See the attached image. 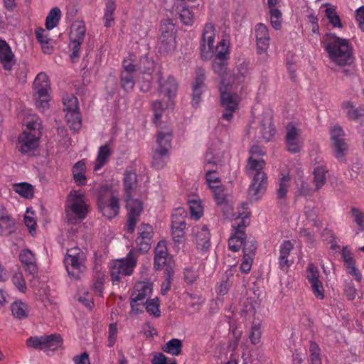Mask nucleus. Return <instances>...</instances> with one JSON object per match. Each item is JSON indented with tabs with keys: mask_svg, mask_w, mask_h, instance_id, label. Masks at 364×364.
Returning a JSON list of instances; mask_svg holds the SVG:
<instances>
[{
	"mask_svg": "<svg viewBox=\"0 0 364 364\" xmlns=\"http://www.w3.org/2000/svg\"><path fill=\"white\" fill-rule=\"evenodd\" d=\"M331 63L338 68L354 64L353 46L348 39L331 33L323 46Z\"/></svg>",
	"mask_w": 364,
	"mask_h": 364,
	"instance_id": "nucleus-1",
	"label": "nucleus"
},
{
	"mask_svg": "<svg viewBox=\"0 0 364 364\" xmlns=\"http://www.w3.org/2000/svg\"><path fill=\"white\" fill-rule=\"evenodd\" d=\"M123 185L127 200V208L128 210L124 230L132 234L135 230L136 223L139 221L143 210L142 202L139 199L133 198V194L137 187L136 173L134 171H125L124 173Z\"/></svg>",
	"mask_w": 364,
	"mask_h": 364,
	"instance_id": "nucleus-2",
	"label": "nucleus"
},
{
	"mask_svg": "<svg viewBox=\"0 0 364 364\" xmlns=\"http://www.w3.org/2000/svg\"><path fill=\"white\" fill-rule=\"evenodd\" d=\"M265 161L262 159L249 157L245 167L246 173L252 177L248 194L252 201L259 199L266 190L267 176L263 171Z\"/></svg>",
	"mask_w": 364,
	"mask_h": 364,
	"instance_id": "nucleus-3",
	"label": "nucleus"
},
{
	"mask_svg": "<svg viewBox=\"0 0 364 364\" xmlns=\"http://www.w3.org/2000/svg\"><path fill=\"white\" fill-rule=\"evenodd\" d=\"M89 208L86 196L82 193L80 191H70L65 205L68 222L74 225L81 223L87 217Z\"/></svg>",
	"mask_w": 364,
	"mask_h": 364,
	"instance_id": "nucleus-4",
	"label": "nucleus"
},
{
	"mask_svg": "<svg viewBox=\"0 0 364 364\" xmlns=\"http://www.w3.org/2000/svg\"><path fill=\"white\" fill-rule=\"evenodd\" d=\"M97 204L103 216L109 220L115 218L119 213V200L114 194L112 187L102 186L97 192Z\"/></svg>",
	"mask_w": 364,
	"mask_h": 364,
	"instance_id": "nucleus-5",
	"label": "nucleus"
},
{
	"mask_svg": "<svg viewBox=\"0 0 364 364\" xmlns=\"http://www.w3.org/2000/svg\"><path fill=\"white\" fill-rule=\"evenodd\" d=\"M138 255L131 250L124 258L115 259L110 264V277L113 284H117L122 277L132 274L136 266Z\"/></svg>",
	"mask_w": 364,
	"mask_h": 364,
	"instance_id": "nucleus-6",
	"label": "nucleus"
},
{
	"mask_svg": "<svg viewBox=\"0 0 364 364\" xmlns=\"http://www.w3.org/2000/svg\"><path fill=\"white\" fill-rule=\"evenodd\" d=\"M34 99L36 106L41 112H44L49 107L50 83L48 75L44 73H40L36 77L33 82Z\"/></svg>",
	"mask_w": 364,
	"mask_h": 364,
	"instance_id": "nucleus-7",
	"label": "nucleus"
},
{
	"mask_svg": "<svg viewBox=\"0 0 364 364\" xmlns=\"http://www.w3.org/2000/svg\"><path fill=\"white\" fill-rule=\"evenodd\" d=\"M220 106L223 109L222 119L230 122L233 118V114L239 109V104L241 97L236 92L228 90V86L219 87Z\"/></svg>",
	"mask_w": 364,
	"mask_h": 364,
	"instance_id": "nucleus-8",
	"label": "nucleus"
},
{
	"mask_svg": "<svg viewBox=\"0 0 364 364\" xmlns=\"http://www.w3.org/2000/svg\"><path fill=\"white\" fill-rule=\"evenodd\" d=\"M85 256L77 247L68 250L65 257V265L68 274L75 279L80 277V273L84 269Z\"/></svg>",
	"mask_w": 364,
	"mask_h": 364,
	"instance_id": "nucleus-9",
	"label": "nucleus"
},
{
	"mask_svg": "<svg viewBox=\"0 0 364 364\" xmlns=\"http://www.w3.org/2000/svg\"><path fill=\"white\" fill-rule=\"evenodd\" d=\"M153 291V285L149 282H139L136 283L134 291L131 294L130 304L133 311H139L137 306L144 304V302L151 296Z\"/></svg>",
	"mask_w": 364,
	"mask_h": 364,
	"instance_id": "nucleus-10",
	"label": "nucleus"
},
{
	"mask_svg": "<svg viewBox=\"0 0 364 364\" xmlns=\"http://www.w3.org/2000/svg\"><path fill=\"white\" fill-rule=\"evenodd\" d=\"M215 29L214 26L208 23L203 29L200 43V57L203 60H209L213 55Z\"/></svg>",
	"mask_w": 364,
	"mask_h": 364,
	"instance_id": "nucleus-11",
	"label": "nucleus"
},
{
	"mask_svg": "<svg viewBox=\"0 0 364 364\" xmlns=\"http://www.w3.org/2000/svg\"><path fill=\"white\" fill-rule=\"evenodd\" d=\"M161 35L159 38V48L164 52H169L175 48L174 25L168 20L161 23Z\"/></svg>",
	"mask_w": 364,
	"mask_h": 364,
	"instance_id": "nucleus-12",
	"label": "nucleus"
},
{
	"mask_svg": "<svg viewBox=\"0 0 364 364\" xmlns=\"http://www.w3.org/2000/svg\"><path fill=\"white\" fill-rule=\"evenodd\" d=\"M41 135L22 132L18 137L17 148L23 154L33 155L38 146Z\"/></svg>",
	"mask_w": 364,
	"mask_h": 364,
	"instance_id": "nucleus-13",
	"label": "nucleus"
},
{
	"mask_svg": "<svg viewBox=\"0 0 364 364\" xmlns=\"http://www.w3.org/2000/svg\"><path fill=\"white\" fill-rule=\"evenodd\" d=\"M331 139L335 151V157L339 161L345 159V152L348 149V145L343 138L344 131L339 126H334L331 129Z\"/></svg>",
	"mask_w": 364,
	"mask_h": 364,
	"instance_id": "nucleus-14",
	"label": "nucleus"
},
{
	"mask_svg": "<svg viewBox=\"0 0 364 364\" xmlns=\"http://www.w3.org/2000/svg\"><path fill=\"white\" fill-rule=\"evenodd\" d=\"M247 225V219H242L236 225H233L234 233L228 240L229 249L233 252H238L245 242V232Z\"/></svg>",
	"mask_w": 364,
	"mask_h": 364,
	"instance_id": "nucleus-15",
	"label": "nucleus"
},
{
	"mask_svg": "<svg viewBox=\"0 0 364 364\" xmlns=\"http://www.w3.org/2000/svg\"><path fill=\"white\" fill-rule=\"evenodd\" d=\"M285 141L287 149L291 153H298L302 147L303 141L300 139V130L292 124L287 126Z\"/></svg>",
	"mask_w": 364,
	"mask_h": 364,
	"instance_id": "nucleus-16",
	"label": "nucleus"
},
{
	"mask_svg": "<svg viewBox=\"0 0 364 364\" xmlns=\"http://www.w3.org/2000/svg\"><path fill=\"white\" fill-rule=\"evenodd\" d=\"M257 52L258 54L266 53L269 47L270 37L268 28L262 23H259L255 28Z\"/></svg>",
	"mask_w": 364,
	"mask_h": 364,
	"instance_id": "nucleus-17",
	"label": "nucleus"
},
{
	"mask_svg": "<svg viewBox=\"0 0 364 364\" xmlns=\"http://www.w3.org/2000/svg\"><path fill=\"white\" fill-rule=\"evenodd\" d=\"M175 6L181 22L185 26H191L194 23V14L191 10L193 6H190L186 0H177Z\"/></svg>",
	"mask_w": 364,
	"mask_h": 364,
	"instance_id": "nucleus-18",
	"label": "nucleus"
},
{
	"mask_svg": "<svg viewBox=\"0 0 364 364\" xmlns=\"http://www.w3.org/2000/svg\"><path fill=\"white\" fill-rule=\"evenodd\" d=\"M159 92L169 99L176 96L178 90V82L175 77L172 75H168L165 78L161 76V73H159Z\"/></svg>",
	"mask_w": 364,
	"mask_h": 364,
	"instance_id": "nucleus-19",
	"label": "nucleus"
},
{
	"mask_svg": "<svg viewBox=\"0 0 364 364\" xmlns=\"http://www.w3.org/2000/svg\"><path fill=\"white\" fill-rule=\"evenodd\" d=\"M16 230L15 218L5 208L0 209V235L9 236Z\"/></svg>",
	"mask_w": 364,
	"mask_h": 364,
	"instance_id": "nucleus-20",
	"label": "nucleus"
},
{
	"mask_svg": "<svg viewBox=\"0 0 364 364\" xmlns=\"http://www.w3.org/2000/svg\"><path fill=\"white\" fill-rule=\"evenodd\" d=\"M0 63L5 70H11L16 64V59L9 43L0 39Z\"/></svg>",
	"mask_w": 364,
	"mask_h": 364,
	"instance_id": "nucleus-21",
	"label": "nucleus"
},
{
	"mask_svg": "<svg viewBox=\"0 0 364 364\" xmlns=\"http://www.w3.org/2000/svg\"><path fill=\"white\" fill-rule=\"evenodd\" d=\"M19 260L26 272L33 276L37 274L36 257L33 252L28 249L22 250L19 254Z\"/></svg>",
	"mask_w": 364,
	"mask_h": 364,
	"instance_id": "nucleus-22",
	"label": "nucleus"
},
{
	"mask_svg": "<svg viewBox=\"0 0 364 364\" xmlns=\"http://www.w3.org/2000/svg\"><path fill=\"white\" fill-rule=\"evenodd\" d=\"M196 237L197 247L200 250H206L210 247V233L208 228L205 225H197L193 228Z\"/></svg>",
	"mask_w": 364,
	"mask_h": 364,
	"instance_id": "nucleus-23",
	"label": "nucleus"
},
{
	"mask_svg": "<svg viewBox=\"0 0 364 364\" xmlns=\"http://www.w3.org/2000/svg\"><path fill=\"white\" fill-rule=\"evenodd\" d=\"M168 250L165 241H159L155 248L154 269L160 270L166 265L168 258Z\"/></svg>",
	"mask_w": 364,
	"mask_h": 364,
	"instance_id": "nucleus-24",
	"label": "nucleus"
},
{
	"mask_svg": "<svg viewBox=\"0 0 364 364\" xmlns=\"http://www.w3.org/2000/svg\"><path fill=\"white\" fill-rule=\"evenodd\" d=\"M87 167L83 161L76 162L72 168V175L74 182L78 186L86 185L87 179L85 176Z\"/></svg>",
	"mask_w": 364,
	"mask_h": 364,
	"instance_id": "nucleus-25",
	"label": "nucleus"
},
{
	"mask_svg": "<svg viewBox=\"0 0 364 364\" xmlns=\"http://www.w3.org/2000/svg\"><path fill=\"white\" fill-rule=\"evenodd\" d=\"M169 161V151L166 149H156L151 160V166L157 170L163 169Z\"/></svg>",
	"mask_w": 364,
	"mask_h": 364,
	"instance_id": "nucleus-26",
	"label": "nucleus"
},
{
	"mask_svg": "<svg viewBox=\"0 0 364 364\" xmlns=\"http://www.w3.org/2000/svg\"><path fill=\"white\" fill-rule=\"evenodd\" d=\"M24 124L26 126V129L23 130V132L41 135V120L38 115H28L24 119Z\"/></svg>",
	"mask_w": 364,
	"mask_h": 364,
	"instance_id": "nucleus-27",
	"label": "nucleus"
},
{
	"mask_svg": "<svg viewBox=\"0 0 364 364\" xmlns=\"http://www.w3.org/2000/svg\"><path fill=\"white\" fill-rule=\"evenodd\" d=\"M172 141V132L170 129L166 130H160L157 133L156 143L158 149H166V151H169L171 148Z\"/></svg>",
	"mask_w": 364,
	"mask_h": 364,
	"instance_id": "nucleus-28",
	"label": "nucleus"
},
{
	"mask_svg": "<svg viewBox=\"0 0 364 364\" xmlns=\"http://www.w3.org/2000/svg\"><path fill=\"white\" fill-rule=\"evenodd\" d=\"M11 311L15 318L23 319L28 316L30 309L26 302L16 300L11 304Z\"/></svg>",
	"mask_w": 364,
	"mask_h": 364,
	"instance_id": "nucleus-29",
	"label": "nucleus"
},
{
	"mask_svg": "<svg viewBox=\"0 0 364 364\" xmlns=\"http://www.w3.org/2000/svg\"><path fill=\"white\" fill-rule=\"evenodd\" d=\"M63 344V338L60 334L43 336V350H55Z\"/></svg>",
	"mask_w": 364,
	"mask_h": 364,
	"instance_id": "nucleus-30",
	"label": "nucleus"
},
{
	"mask_svg": "<svg viewBox=\"0 0 364 364\" xmlns=\"http://www.w3.org/2000/svg\"><path fill=\"white\" fill-rule=\"evenodd\" d=\"M65 120L70 129L78 131L82 127V119L79 110L65 113Z\"/></svg>",
	"mask_w": 364,
	"mask_h": 364,
	"instance_id": "nucleus-31",
	"label": "nucleus"
},
{
	"mask_svg": "<svg viewBox=\"0 0 364 364\" xmlns=\"http://www.w3.org/2000/svg\"><path fill=\"white\" fill-rule=\"evenodd\" d=\"M61 18V11L58 7L53 8L46 18L45 26L47 30L50 31L58 26Z\"/></svg>",
	"mask_w": 364,
	"mask_h": 364,
	"instance_id": "nucleus-32",
	"label": "nucleus"
},
{
	"mask_svg": "<svg viewBox=\"0 0 364 364\" xmlns=\"http://www.w3.org/2000/svg\"><path fill=\"white\" fill-rule=\"evenodd\" d=\"M182 346L183 344L181 340L171 338L163 346L162 350L167 353L177 356L181 353Z\"/></svg>",
	"mask_w": 364,
	"mask_h": 364,
	"instance_id": "nucleus-33",
	"label": "nucleus"
},
{
	"mask_svg": "<svg viewBox=\"0 0 364 364\" xmlns=\"http://www.w3.org/2000/svg\"><path fill=\"white\" fill-rule=\"evenodd\" d=\"M111 154L109 145L105 144L99 148L96 164L95 165V170L100 169L107 161L108 158Z\"/></svg>",
	"mask_w": 364,
	"mask_h": 364,
	"instance_id": "nucleus-34",
	"label": "nucleus"
},
{
	"mask_svg": "<svg viewBox=\"0 0 364 364\" xmlns=\"http://www.w3.org/2000/svg\"><path fill=\"white\" fill-rule=\"evenodd\" d=\"M349 215L352 218L353 223L356 225L358 230L360 232L364 231V213L356 207H351L349 211Z\"/></svg>",
	"mask_w": 364,
	"mask_h": 364,
	"instance_id": "nucleus-35",
	"label": "nucleus"
},
{
	"mask_svg": "<svg viewBox=\"0 0 364 364\" xmlns=\"http://www.w3.org/2000/svg\"><path fill=\"white\" fill-rule=\"evenodd\" d=\"M14 190L16 193L25 198H32L33 197V187L28 183L23 182L16 183L14 186Z\"/></svg>",
	"mask_w": 364,
	"mask_h": 364,
	"instance_id": "nucleus-36",
	"label": "nucleus"
},
{
	"mask_svg": "<svg viewBox=\"0 0 364 364\" xmlns=\"http://www.w3.org/2000/svg\"><path fill=\"white\" fill-rule=\"evenodd\" d=\"M85 26L82 23L73 24L70 32V41L82 43L85 35Z\"/></svg>",
	"mask_w": 364,
	"mask_h": 364,
	"instance_id": "nucleus-37",
	"label": "nucleus"
},
{
	"mask_svg": "<svg viewBox=\"0 0 364 364\" xmlns=\"http://www.w3.org/2000/svg\"><path fill=\"white\" fill-rule=\"evenodd\" d=\"M230 42L228 40L222 39L215 48V57L218 60H228L229 57Z\"/></svg>",
	"mask_w": 364,
	"mask_h": 364,
	"instance_id": "nucleus-38",
	"label": "nucleus"
},
{
	"mask_svg": "<svg viewBox=\"0 0 364 364\" xmlns=\"http://www.w3.org/2000/svg\"><path fill=\"white\" fill-rule=\"evenodd\" d=\"M120 84L122 89L126 92H131L135 85L134 75L127 74V73H121Z\"/></svg>",
	"mask_w": 364,
	"mask_h": 364,
	"instance_id": "nucleus-39",
	"label": "nucleus"
},
{
	"mask_svg": "<svg viewBox=\"0 0 364 364\" xmlns=\"http://www.w3.org/2000/svg\"><path fill=\"white\" fill-rule=\"evenodd\" d=\"M309 357L311 364H321V348L315 342H309Z\"/></svg>",
	"mask_w": 364,
	"mask_h": 364,
	"instance_id": "nucleus-40",
	"label": "nucleus"
},
{
	"mask_svg": "<svg viewBox=\"0 0 364 364\" xmlns=\"http://www.w3.org/2000/svg\"><path fill=\"white\" fill-rule=\"evenodd\" d=\"M63 110L68 113L79 110L78 100L73 95H67L63 98Z\"/></svg>",
	"mask_w": 364,
	"mask_h": 364,
	"instance_id": "nucleus-41",
	"label": "nucleus"
},
{
	"mask_svg": "<svg viewBox=\"0 0 364 364\" xmlns=\"http://www.w3.org/2000/svg\"><path fill=\"white\" fill-rule=\"evenodd\" d=\"M188 206L191 218L198 220L203 215V207L199 200H189Z\"/></svg>",
	"mask_w": 364,
	"mask_h": 364,
	"instance_id": "nucleus-42",
	"label": "nucleus"
},
{
	"mask_svg": "<svg viewBox=\"0 0 364 364\" xmlns=\"http://www.w3.org/2000/svg\"><path fill=\"white\" fill-rule=\"evenodd\" d=\"M326 171L322 166H317L314 170V182L316 190H319L326 183Z\"/></svg>",
	"mask_w": 364,
	"mask_h": 364,
	"instance_id": "nucleus-43",
	"label": "nucleus"
},
{
	"mask_svg": "<svg viewBox=\"0 0 364 364\" xmlns=\"http://www.w3.org/2000/svg\"><path fill=\"white\" fill-rule=\"evenodd\" d=\"M187 217V212L184 208H176L171 215V223L176 225H186V218Z\"/></svg>",
	"mask_w": 364,
	"mask_h": 364,
	"instance_id": "nucleus-44",
	"label": "nucleus"
},
{
	"mask_svg": "<svg viewBox=\"0 0 364 364\" xmlns=\"http://www.w3.org/2000/svg\"><path fill=\"white\" fill-rule=\"evenodd\" d=\"M144 305L146 306V310L150 315H154L156 317H159L161 316V311L159 309L160 304L157 298L146 299Z\"/></svg>",
	"mask_w": 364,
	"mask_h": 364,
	"instance_id": "nucleus-45",
	"label": "nucleus"
},
{
	"mask_svg": "<svg viewBox=\"0 0 364 364\" xmlns=\"http://www.w3.org/2000/svg\"><path fill=\"white\" fill-rule=\"evenodd\" d=\"M326 16L329 23L334 28H342L343 24L339 16L337 14L335 7H329L326 9Z\"/></svg>",
	"mask_w": 364,
	"mask_h": 364,
	"instance_id": "nucleus-46",
	"label": "nucleus"
},
{
	"mask_svg": "<svg viewBox=\"0 0 364 364\" xmlns=\"http://www.w3.org/2000/svg\"><path fill=\"white\" fill-rule=\"evenodd\" d=\"M187 225H176L171 223V235L175 242H180L185 235Z\"/></svg>",
	"mask_w": 364,
	"mask_h": 364,
	"instance_id": "nucleus-47",
	"label": "nucleus"
},
{
	"mask_svg": "<svg viewBox=\"0 0 364 364\" xmlns=\"http://www.w3.org/2000/svg\"><path fill=\"white\" fill-rule=\"evenodd\" d=\"M152 110L154 112L153 123L158 126L164 111L161 102L156 100L152 103Z\"/></svg>",
	"mask_w": 364,
	"mask_h": 364,
	"instance_id": "nucleus-48",
	"label": "nucleus"
},
{
	"mask_svg": "<svg viewBox=\"0 0 364 364\" xmlns=\"http://www.w3.org/2000/svg\"><path fill=\"white\" fill-rule=\"evenodd\" d=\"M154 68L153 61L147 58H141L138 65V70L140 73L151 75Z\"/></svg>",
	"mask_w": 364,
	"mask_h": 364,
	"instance_id": "nucleus-49",
	"label": "nucleus"
},
{
	"mask_svg": "<svg viewBox=\"0 0 364 364\" xmlns=\"http://www.w3.org/2000/svg\"><path fill=\"white\" fill-rule=\"evenodd\" d=\"M306 278L310 284L321 281L319 279V271L312 263L308 264L306 269Z\"/></svg>",
	"mask_w": 364,
	"mask_h": 364,
	"instance_id": "nucleus-50",
	"label": "nucleus"
},
{
	"mask_svg": "<svg viewBox=\"0 0 364 364\" xmlns=\"http://www.w3.org/2000/svg\"><path fill=\"white\" fill-rule=\"evenodd\" d=\"M261 326L259 323H253L250 333V339L253 345L258 344L261 339Z\"/></svg>",
	"mask_w": 364,
	"mask_h": 364,
	"instance_id": "nucleus-51",
	"label": "nucleus"
},
{
	"mask_svg": "<svg viewBox=\"0 0 364 364\" xmlns=\"http://www.w3.org/2000/svg\"><path fill=\"white\" fill-rule=\"evenodd\" d=\"M275 130L271 122L268 124H261L262 137L266 141H269L274 135Z\"/></svg>",
	"mask_w": 364,
	"mask_h": 364,
	"instance_id": "nucleus-52",
	"label": "nucleus"
},
{
	"mask_svg": "<svg viewBox=\"0 0 364 364\" xmlns=\"http://www.w3.org/2000/svg\"><path fill=\"white\" fill-rule=\"evenodd\" d=\"M232 282L230 281V277L228 274L223 277L222 280L216 288V292L218 294L224 296L228 294Z\"/></svg>",
	"mask_w": 364,
	"mask_h": 364,
	"instance_id": "nucleus-53",
	"label": "nucleus"
},
{
	"mask_svg": "<svg viewBox=\"0 0 364 364\" xmlns=\"http://www.w3.org/2000/svg\"><path fill=\"white\" fill-rule=\"evenodd\" d=\"M151 241L152 240L149 239V237H142L138 235L136 238V247L140 252H146L150 249Z\"/></svg>",
	"mask_w": 364,
	"mask_h": 364,
	"instance_id": "nucleus-54",
	"label": "nucleus"
},
{
	"mask_svg": "<svg viewBox=\"0 0 364 364\" xmlns=\"http://www.w3.org/2000/svg\"><path fill=\"white\" fill-rule=\"evenodd\" d=\"M26 346L37 350H43V336H31L26 341Z\"/></svg>",
	"mask_w": 364,
	"mask_h": 364,
	"instance_id": "nucleus-55",
	"label": "nucleus"
},
{
	"mask_svg": "<svg viewBox=\"0 0 364 364\" xmlns=\"http://www.w3.org/2000/svg\"><path fill=\"white\" fill-rule=\"evenodd\" d=\"M290 178L289 176H283L280 179L279 188L277 190V195L279 198H284L287 193V189L289 186Z\"/></svg>",
	"mask_w": 364,
	"mask_h": 364,
	"instance_id": "nucleus-56",
	"label": "nucleus"
},
{
	"mask_svg": "<svg viewBox=\"0 0 364 364\" xmlns=\"http://www.w3.org/2000/svg\"><path fill=\"white\" fill-rule=\"evenodd\" d=\"M243 255L250 256V257H255V252L257 249V244L254 240L245 241L243 245Z\"/></svg>",
	"mask_w": 364,
	"mask_h": 364,
	"instance_id": "nucleus-57",
	"label": "nucleus"
},
{
	"mask_svg": "<svg viewBox=\"0 0 364 364\" xmlns=\"http://www.w3.org/2000/svg\"><path fill=\"white\" fill-rule=\"evenodd\" d=\"M270 11V22L272 26L278 30L281 27L282 13L279 9H272Z\"/></svg>",
	"mask_w": 364,
	"mask_h": 364,
	"instance_id": "nucleus-58",
	"label": "nucleus"
},
{
	"mask_svg": "<svg viewBox=\"0 0 364 364\" xmlns=\"http://www.w3.org/2000/svg\"><path fill=\"white\" fill-rule=\"evenodd\" d=\"M12 282L14 286L21 291L25 292L26 290V285L23 274L20 272L15 273L12 277Z\"/></svg>",
	"mask_w": 364,
	"mask_h": 364,
	"instance_id": "nucleus-59",
	"label": "nucleus"
},
{
	"mask_svg": "<svg viewBox=\"0 0 364 364\" xmlns=\"http://www.w3.org/2000/svg\"><path fill=\"white\" fill-rule=\"evenodd\" d=\"M304 214L309 220L314 222V225H317L316 221L318 211L315 206L311 205H306L304 207Z\"/></svg>",
	"mask_w": 364,
	"mask_h": 364,
	"instance_id": "nucleus-60",
	"label": "nucleus"
},
{
	"mask_svg": "<svg viewBox=\"0 0 364 364\" xmlns=\"http://www.w3.org/2000/svg\"><path fill=\"white\" fill-rule=\"evenodd\" d=\"M350 120L358 121L360 124H364V108L358 107L355 108L353 111L348 113V117Z\"/></svg>",
	"mask_w": 364,
	"mask_h": 364,
	"instance_id": "nucleus-61",
	"label": "nucleus"
},
{
	"mask_svg": "<svg viewBox=\"0 0 364 364\" xmlns=\"http://www.w3.org/2000/svg\"><path fill=\"white\" fill-rule=\"evenodd\" d=\"M205 71L202 68H199L196 72V76L193 84V87L205 89Z\"/></svg>",
	"mask_w": 364,
	"mask_h": 364,
	"instance_id": "nucleus-62",
	"label": "nucleus"
},
{
	"mask_svg": "<svg viewBox=\"0 0 364 364\" xmlns=\"http://www.w3.org/2000/svg\"><path fill=\"white\" fill-rule=\"evenodd\" d=\"M205 178L207 183L210 188L215 187L216 185H219L220 183L219 178L216 176L215 171L213 169H207Z\"/></svg>",
	"mask_w": 364,
	"mask_h": 364,
	"instance_id": "nucleus-63",
	"label": "nucleus"
},
{
	"mask_svg": "<svg viewBox=\"0 0 364 364\" xmlns=\"http://www.w3.org/2000/svg\"><path fill=\"white\" fill-rule=\"evenodd\" d=\"M218 162V157L213 153L212 150L208 149L205 155V166L207 169L217 166Z\"/></svg>",
	"mask_w": 364,
	"mask_h": 364,
	"instance_id": "nucleus-64",
	"label": "nucleus"
}]
</instances>
